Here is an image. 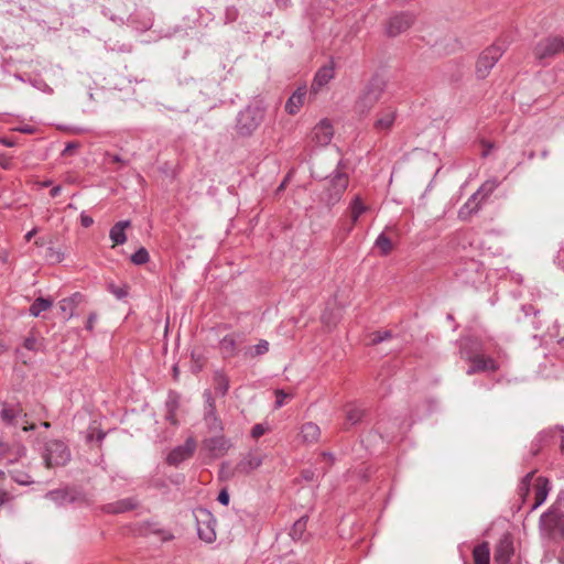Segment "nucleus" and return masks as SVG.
Segmentation results:
<instances>
[{"instance_id": "obj_1", "label": "nucleus", "mask_w": 564, "mask_h": 564, "mask_svg": "<svg viewBox=\"0 0 564 564\" xmlns=\"http://www.w3.org/2000/svg\"><path fill=\"white\" fill-rule=\"evenodd\" d=\"M499 186L497 178L487 180L474 193L467 202L459 208L458 218L460 220H468L474 214H476L487 198L496 191Z\"/></svg>"}, {"instance_id": "obj_2", "label": "nucleus", "mask_w": 564, "mask_h": 564, "mask_svg": "<svg viewBox=\"0 0 564 564\" xmlns=\"http://www.w3.org/2000/svg\"><path fill=\"white\" fill-rule=\"evenodd\" d=\"M45 498L53 501L57 507H64L66 505L84 506L90 503L87 494L76 486H65L50 490L45 494Z\"/></svg>"}, {"instance_id": "obj_3", "label": "nucleus", "mask_w": 564, "mask_h": 564, "mask_svg": "<svg viewBox=\"0 0 564 564\" xmlns=\"http://www.w3.org/2000/svg\"><path fill=\"white\" fill-rule=\"evenodd\" d=\"M384 89L386 82L380 77H373L356 100L355 110L360 115L368 113L380 100Z\"/></svg>"}, {"instance_id": "obj_4", "label": "nucleus", "mask_w": 564, "mask_h": 564, "mask_svg": "<svg viewBox=\"0 0 564 564\" xmlns=\"http://www.w3.org/2000/svg\"><path fill=\"white\" fill-rule=\"evenodd\" d=\"M341 167L343 162L339 161L337 164V171L329 178L328 186L321 196L322 203L328 208H332L340 202L348 186V176L346 173L339 171Z\"/></svg>"}, {"instance_id": "obj_5", "label": "nucleus", "mask_w": 564, "mask_h": 564, "mask_svg": "<svg viewBox=\"0 0 564 564\" xmlns=\"http://www.w3.org/2000/svg\"><path fill=\"white\" fill-rule=\"evenodd\" d=\"M263 119V108L259 106H248L237 116L236 131L241 137H249L258 129Z\"/></svg>"}, {"instance_id": "obj_6", "label": "nucleus", "mask_w": 564, "mask_h": 564, "mask_svg": "<svg viewBox=\"0 0 564 564\" xmlns=\"http://www.w3.org/2000/svg\"><path fill=\"white\" fill-rule=\"evenodd\" d=\"M468 344L476 345V343L471 340H467L460 347L462 358L469 361L471 366L467 369L466 373L468 376L475 375L477 372L484 371H497L498 365L491 357H486L485 355L474 352L467 346Z\"/></svg>"}, {"instance_id": "obj_7", "label": "nucleus", "mask_w": 564, "mask_h": 564, "mask_svg": "<svg viewBox=\"0 0 564 564\" xmlns=\"http://www.w3.org/2000/svg\"><path fill=\"white\" fill-rule=\"evenodd\" d=\"M42 457L48 468L64 466L70 460V451L63 441L51 440L44 444Z\"/></svg>"}, {"instance_id": "obj_8", "label": "nucleus", "mask_w": 564, "mask_h": 564, "mask_svg": "<svg viewBox=\"0 0 564 564\" xmlns=\"http://www.w3.org/2000/svg\"><path fill=\"white\" fill-rule=\"evenodd\" d=\"M505 47L501 44L495 43L484 50L478 57L476 64V75L478 78H485L488 76L491 68L503 55Z\"/></svg>"}, {"instance_id": "obj_9", "label": "nucleus", "mask_w": 564, "mask_h": 564, "mask_svg": "<svg viewBox=\"0 0 564 564\" xmlns=\"http://www.w3.org/2000/svg\"><path fill=\"white\" fill-rule=\"evenodd\" d=\"M0 419L7 426H18L22 423V430L24 432L35 430V424L29 423L28 413L24 412L19 404H4L0 411Z\"/></svg>"}, {"instance_id": "obj_10", "label": "nucleus", "mask_w": 564, "mask_h": 564, "mask_svg": "<svg viewBox=\"0 0 564 564\" xmlns=\"http://www.w3.org/2000/svg\"><path fill=\"white\" fill-rule=\"evenodd\" d=\"M540 524L552 538H564V512L550 510L540 518Z\"/></svg>"}, {"instance_id": "obj_11", "label": "nucleus", "mask_w": 564, "mask_h": 564, "mask_svg": "<svg viewBox=\"0 0 564 564\" xmlns=\"http://www.w3.org/2000/svg\"><path fill=\"white\" fill-rule=\"evenodd\" d=\"M562 52H564V39L561 36L546 37L534 47V55L540 59L553 57Z\"/></svg>"}, {"instance_id": "obj_12", "label": "nucleus", "mask_w": 564, "mask_h": 564, "mask_svg": "<svg viewBox=\"0 0 564 564\" xmlns=\"http://www.w3.org/2000/svg\"><path fill=\"white\" fill-rule=\"evenodd\" d=\"M205 398V414L204 421L209 432L220 433L224 430V425L216 412L215 399L209 390L204 392Z\"/></svg>"}, {"instance_id": "obj_13", "label": "nucleus", "mask_w": 564, "mask_h": 564, "mask_svg": "<svg viewBox=\"0 0 564 564\" xmlns=\"http://www.w3.org/2000/svg\"><path fill=\"white\" fill-rule=\"evenodd\" d=\"M196 447V441L193 437H188L183 445L174 447L169 453L166 463L171 466H178L194 455Z\"/></svg>"}, {"instance_id": "obj_14", "label": "nucleus", "mask_w": 564, "mask_h": 564, "mask_svg": "<svg viewBox=\"0 0 564 564\" xmlns=\"http://www.w3.org/2000/svg\"><path fill=\"white\" fill-rule=\"evenodd\" d=\"M415 17L409 12H402L395 15H392L387 23V34L389 36H397L408 29L414 23Z\"/></svg>"}, {"instance_id": "obj_15", "label": "nucleus", "mask_w": 564, "mask_h": 564, "mask_svg": "<svg viewBox=\"0 0 564 564\" xmlns=\"http://www.w3.org/2000/svg\"><path fill=\"white\" fill-rule=\"evenodd\" d=\"M26 454L23 444L17 442L9 444L0 438V459L7 464L18 463Z\"/></svg>"}, {"instance_id": "obj_16", "label": "nucleus", "mask_w": 564, "mask_h": 564, "mask_svg": "<svg viewBox=\"0 0 564 564\" xmlns=\"http://www.w3.org/2000/svg\"><path fill=\"white\" fill-rule=\"evenodd\" d=\"M513 541L509 534H503L495 547L494 558L498 564H508L513 555Z\"/></svg>"}, {"instance_id": "obj_17", "label": "nucleus", "mask_w": 564, "mask_h": 564, "mask_svg": "<svg viewBox=\"0 0 564 564\" xmlns=\"http://www.w3.org/2000/svg\"><path fill=\"white\" fill-rule=\"evenodd\" d=\"M368 210L359 195H356L348 206L349 224L343 226L345 236L351 232L354 226L357 224L359 217Z\"/></svg>"}, {"instance_id": "obj_18", "label": "nucleus", "mask_w": 564, "mask_h": 564, "mask_svg": "<svg viewBox=\"0 0 564 564\" xmlns=\"http://www.w3.org/2000/svg\"><path fill=\"white\" fill-rule=\"evenodd\" d=\"M204 448L213 457L224 456L231 447V442L224 435H217L214 437L206 438L203 442Z\"/></svg>"}, {"instance_id": "obj_19", "label": "nucleus", "mask_w": 564, "mask_h": 564, "mask_svg": "<svg viewBox=\"0 0 564 564\" xmlns=\"http://www.w3.org/2000/svg\"><path fill=\"white\" fill-rule=\"evenodd\" d=\"M262 456L254 453L249 452L236 465L234 473L238 475H248L254 469L259 468L262 464Z\"/></svg>"}, {"instance_id": "obj_20", "label": "nucleus", "mask_w": 564, "mask_h": 564, "mask_svg": "<svg viewBox=\"0 0 564 564\" xmlns=\"http://www.w3.org/2000/svg\"><path fill=\"white\" fill-rule=\"evenodd\" d=\"M333 135V127L327 119L319 121L313 129V141L321 147L327 145Z\"/></svg>"}, {"instance_id": "obj_21", "label": "nucleus", "mask_w": 564, "mask_h": 564, "mask_svg": "<svg viewBox=\"0 0 564 564\" xmlns=\"http://www.w3.org/2000/svg\"><path fill=\"white\" fill-rule=\"evenodd\" d=\"M137 507H138V501L134 498H124V499L117 500L115 502L104 505L101 507V510L105 513L118 514V513H123V512L133 510Z\"/></svg>"}, {"instance_id": "obj_22", "label": "nucleus", "mask_w": 564, "mask_h": 564, "mask_svg": "<svg viewBox=\"0 0 564 564\" xmlns=\"http://www.w3.org/2000/svg\"><path fill=\"white\" fill-rule=\"evenodd\" d=\"M335 72L333 64L322 66L315 74L312 90L317 93L322 87L327 85L334 78Z\"/></svg>"}, {"instance_id": "obj_23", "label": "nucleus", "mask_w": 564, "mask_h": 564, "mask_svg": "<svg viewBox=\"0 0 564 564\" xmlns=\"http://www.w3.org/2000/svg\"><path fill=\"white\" fill-rule=\"evenodd\" d=\"M239 335L228 334L219 341V349L225 358H232L238 354Z\"/></svg>"}, {"instance_id": "obj_24", "label": "nucleus", "mask_w": 564, "mask_h": 564, "mask_svg": "<svg viewBox=\"0 0 564 564\" xmlns=\"http://www.w3.org/2000/svg\"><path fill=\"white\" fill-rule=\"evenodd\" d=\"M140 533L143 535H156L162 542H167L174 539V535L170 530L160 528L158 523L154 522H144L141 525Z\"/></svg>"}, {"instance_id": "obj_25", "label": "nucleus", "mask_w": 564, "mask_h": 564, "mask_svg": "<svg viewBox=\"0 0 564 564\" xmlns=\"http://www.w3.org/2000/svg\"><path fill=\"white\" fill-rule=\"evenodd\" d=\"M305 96H306V87L305 86L299 87L286 100L285 111L289 115H296L304 104Z\"/></svg>"}, {"instance_id": "obj_26", "label": "nucleus", "mask_w": 564, "mask_h": 564, "mask_svg": "<svg viewBox=\"0 0 564 564\" xmlns=\"http://www.w3.org/2000/svg\"><path fill=\"white\" fill-rule=\"evenodd\" d=\"M130 226V220H120L110 228L109 238L113 242V246H121L127 241L126 229Z\"/></svg>"}, {"instance_id": "obj_27", "label": "nucleus", "mask_w": 564, "mask_h": 564, "mask_svg": "<svg viewBox=\"0 0 564 564\" xmlns=\"http://www.w3.org/2000/svg\"><path fill=\"white\" fill-rule=\"evenodd\" d=\"M549 491H550L549 480L544 477H539L536 480L534 503L531 508L532 510L540 507L546 500Z\"/></svg>"}, {"instance_id": "obj_28", "label": "nucleus", "mask_w": 564, "mask_h": 564, "mask_svg": "<svg viewBox=\"0 0 564 564\" xmlns=\"http://www.w3.org/2000/svg\"><path fill=\"white\" fill-rule=\"evenodd\" d=\"M395 120V110L393 108H387L380 112L378 119L375 122V128L378 131H387L391 129Z\"/></svg>"}, {"instance_id": "obj_29", "label": "nucleus", "mask_w": 564, "mask_h": 564, "mask_svg": "<svg viewBox=\"0 0 564 564\" xmlns=\"http://www.w3.org/2000/svg\"><path fill=\"white\" fill-rule=\"evenodd\" d=\"M321 435L319 426L313 422H307L301 427V436L306 443L317 442Z\"/></svg>"}, {"instance_id": "obj_30", "label": "nucleus", "mask_w": 564, "mask_h": 564, "mask_svg": "<svg viewBox=\"0 0 564 564\" xmlns=\"http://www.w3.org/2000/svg\"><path fill=\"white\" fill-rule=\"evenodd\" d=\"M212 521L207 522H197V534L200 540H203L206 543H212L216 539V532L214 527L210 523Z\"/></svg>"}, {"instance_id": "obj_31", "label": "nucleus", "mask_w": 564, "mask_h": 564, "mask_svg": "<svg viewBox=\"0 0 564 564\" xmlns=\"http://www.w3.org/2000/svg\"><path fill=\"white\" fill-rule=\"evenodd\" d=\"M214 384L216 393L220 395H226L229 390V378L228 376L221 371L217 370L214 373Z\"/></svg>"}, {"instance_id": "obj_32", "label": "nucleus", "mask_w": 564, "mask_h": 564, "mask_svg": "<svg viewBox=\"0 0 564 564\" xmlns=\"http://www.w3.org/2000/svg\"><path fill=\"white\" fill-rule=\"evenodd\" d=\"M82 295L79 293H75L73 296L63 299L59 302V308L65 315V317L70 318L74 314L75 306L79 303Z\"/></svg>"}, {"instance_id": "obj_33", "label": "nucleus", "mask_w": 564, "mask_h": 564, "mask_svg": "<svg viewBox=\"0 0 564 564\" xmlns=\"http://www.w3.org/2000/svg\"><path fill=\"white\" fill-rule=\"evenodd\" d=\"M473 556L475 564H490L489 546L486 542L478 544L474 547Z\"/></svg>"}, {"instance_id": "obj_34", "label": "nucleus", "mask_w": 564, "mask_h": 564, "mask_svg": "<svg viewBox=\"0 0 564 564\" xmlns=\"http://www.w3.org/2000/svg\"><path fill=\"white\" fill-rule=\"evenodd\" d=\"M53 305V301L45 297H37L35 301L31 304L29 312L30 315L33 317L40 316V314L44 311H47Z\"/></svg>"}, {"instance_id": "obj_35", "label": "nucleus", "mask_w": 564, "mask_h": 564, "mask_svg": "<svg viewBox=\"0 0 564 564\" xmlns=\"http://www.w3.org/2000/svg\"><path fill=\"white\" fill-rule=\"evenodd\" d=\"M480 264L475 260H469L465 263V268L457 273V276L465 283H475L476 279L473 276H468L465 272H470L478 274Z\"/></svg>"}, {"instance_id": "obj_36", "label": "nucleus", "mask_w": 564, "mask_h": 564, "mask_svg": "<svg viewBox=\"0 0 564 564\" xmlns=\"http://www.w3.org/2000/svg\"><path fill=\"white\" fill-rule=\"evenodd\" d=\"M307 521H308V517L303 516L293 523V525L290 530V536L292 538V540L297 541L303 538V535L306 531Z\"/></svg>"}, {"instance_id": "obj_37", "label": "nucleus", "mask_w": 564, "mask_h": 564, "mask_svg": "<svg viewBox=\"0 0 564 564\" xmlns=\"http://www.w3.org/2000/svg\"><path fill=\"white\" fill-rule=\"evenodd\" d=\"M269 351V341L265 339L259 340L254 346L246 348L243 355L248 358H256L262 356Z\"/></svg>"}, {"instance_id": "obj_38", "label": "nucleus", "mask_w": 564, "mask_h": 564, "mask_svg": "<svg viewBox=\"0 0 564 564\" xmlns=\"http://www.w3.org/2000/svg\"><path fill=\"white\" fill-rule=\"evenodd\" d=\"M376 247L380 249L383 256H387L392 250L391 239L383 232H381L375 242Z\"/></svg>"}, {"instance_id": "obj_39", "label": "nucleus", "mask_w": 564, "mask_h": 564, "mask_svg": "<svg viewBox=\"0 0 564 564\" xmlns=\"http://www.w3.org/2000/svg\"><path fill=\"white\" fill-rule=\"evenodd\" d=\"M130 260L135 265H142L149 262L150 256L148 250L144 247H141L133 254H131Z\"/></svg>"}, {"instance_id": "obj_40", "label": "nucleus", "mask_w": 564, "mask_h": 564, "mask_svg": "<svg viewBox=\"0 0 564 564\" xmlns=\"http://www.w3.org/2000/svg\"><path fill=\"white\" fill-rule=\"evenodd\" d=\"M362 416H364V411L357 406H351L346 412V421L350 425H355L358 422H360Z\"/></svg>"}, {"instance_id": "obj_41", "label": "nucleus", "mask_w": 564, "mask_h": 564, "mask_svg": "<svg viewBox=\"0 0 564 564\" xmlns=\"http://www.w3.org/2000/svg\"><path fill=\"white\" fill-rule=\"evenodd\" d=\"M10 475L11 478L19 485L26 486L33 482L31 476L23 470H11Z\"/></svg>"}, {"instance_id": "obj_42", "label": "nucleus", "mask_w": 564, "mask_h": 564, "mask_svg": "<svg viewBox=\"0 0 564 564\" xmlns=\"http://www.w3.org/2000/svg\"><path fill=\"white\" fill-rule=\"evenodd\" d=\"M180 408V395L174 391H170L165 401V410L169 412L177 411Z\"/></svg>"}, {"instance_id": "obj_43", "label": "nucleus", "mask_w": 564, "mask_h": 564, "mask_svg": "<svg viewBox=\"0 0 564 564\" xmlns=\"http://www.w3.org/2000/svg\"><path fill=\"white\" fill-rule=\"evenodd\" d=\"M392 334L390 330L384 332H375L371 334V345H378L389 338H391Z\"/></svg>"}, {"instance_id": "obj_44", "label": "nucleus", "mask_w": 564, "mask_h": 564, "mask_svg": "<svg viewBox=\"0 0 564 564\" xmlns=\"http://www.w3.org/2000/svg\"><path fill=\"white\" fill-rule=\"evenodd\" d=\"M534 471L528 473L520 482L519 490L521 494L527 495L530 489L531 480L533 478Z\"/></svg>"}, {"instance_id": "obj_45", "label": "nucleus", "mask_w": 564, "mask_h": 564, "mask_svg": "<svg viewBox=\"0 0 564 564\" xmlns=\"http://www.w3.org/2000/svg\"><path fill=\"white\" fill-rule=\"evenodd\" d=\"M23 347L28 350L35 351L37 349V340L34 336H29L23 341Z\"/></svg>"}, {"instance_id": "obj_46", "label": "nucleus", "mask_w": 564, "mask_h": 564, "mask_svg": "<svg viewBox=\"0 0 564 564\" xmlns=\"http://www.w3.org/2000/svg\"><path fill=\"white\" fill-rule=\"evenodd\" d=\"M267 431V427L262 424H256L252 426L251 429V436L253 438H259L260 436H262Z\"/></svg>"}, {"instance_id": "obj_47", "label": "nucleus", "mask_w": 564, "mask_h": 564, "mask_svg": "<svg viewBox=\"0 0 564 564\" xmlns=\"http://www.w3.org/2000/svg\"><path fill=\"white\" fill-rule=\"evenodd\" d=\"M238 17V10L235 7H229L226 9L225 18L226 22H232Z\"/></svg>"}, {"instance_id": "obj_48", "label": "nucleus", "mask_w": 564, "mask_h": 564, "mask_svg": "<svg viewBox=\"0 0 564 564\" xmlns=\"http://www.w3.org/2000/svg\"><path fill=\"white\" fill-rule=\"evenodd\" d=\"M275 395V408H281L284 404V400L288 397V394L283 390H276Z\"/></svg>"}, {"instance_id": "obj_49", "label": "nucleus", "mask_w": 564, "mask_h": 564, "mask_svg": "<svg viewBox=\"0 0 564 564\" xmlns=\"http://www.w3.org/2000/svg\"><path fill=\"white\" fill-rule=\"evenodd\" d=\"M93 224H94V219H93L89 215H87V214H85V213H82V214H80V225H82L83 227L88 228V227H90Z\"/></svg>"}, {"instance_id": "obj_50", "label": "nucleus", "mask_w": 564, "mask_h": 564, "mask_svg": "<svg viewBox=\"0 0 564 564\" xmlns=\"http://www.w3.org/2000/svg\"><path fill=\"white\" fill-rule=\"evenodd\" d=\"M217 500L224 505V506H228L229 503V494L226 489H223L219 495H218V498Z\"/></svg>"}, {"instance_id": "obj_51", "label": "nucleus", "mask_w": 564, "mask_h": 564, "mask_svg": "<svg viewBox=\"0 0 564 564\" xmlns=\"http://www.w3.org/2000/svg\"><path fill=\"white\" fill-rule=\"evenodd\" d=\"M96 319H97V314L96 313H90L88 315L87 323H86V329L87 330H93L94 329Z\"/></svg>"}, {"instance_id": "obj_52", "label": "nucleus", "mask_w": 564, "mask_h": 564, "mask_svg": "<svg viewBox=\"0 0 564 564\" xmlns=\"http://www.w3.org/2000/svg\"><path fill=\"white\" fill-rule=\"evenodd\" d=\"M176 413H177V411H173V412L166 411V413H165V420L174 426H176L178 424L177 419H176Z\"/></svg>"}, {"instance_id": "obj_53", "label": "nucleus", "mask_w": 564, "mask_h": 564, "mask_svg": "<svg viewBox=\"0 0 564 564\" xmlns=\"http://www.w3.org/2000/svg\"><path fill=\"white\" fill-rule=\"evenodd\" d=\"M15 131L25 133V134H32L35 132V128L32 126H21L14 129Z\"/></svg>"}, {"instance_id": "obj_54", "label": "nucleus", "mask_w": 564, "mask_h": 564, "mask_svg": "<svg viewBox=\"0 0 564 564\" xmlns=\"http://www.w3.org/2000/svg\"><path fill=\"white\" fill-rule=\"evenodd\" d=\"M110 160L111 162L113 163H121V164H124L127 165L128 164V161L123 160L120 155L118 154H110V153H107L106 154Z\"/></svg>"}, {"instance_id": "obj_55", "label": "nucleus", "mask_w": 564, "mask_h": 564, "mask_svg": "<svg viewBox=\"0 0 564 564\" xmlns=\"http://www.w3.org/2000/svg\"><path fill=\"white\" fill-rule=\"evenodd\" d=\"M77 148H78V143L69 142V143L66 144V147L63 150L62 154L63 155H67V154L72 153L74 150H76Z\"/></svg>"}, {"instance_id": "obj_56", "label": "nucleus", "mask_w": 564, "mask_h": 564, "mask_svg": "<svg viewBox=\"0 0 564 564\" xmlns=\"http://www.w3.org/2000/svg\"><path fill=\"white\" fill-rule=\"evenodd\" d=\"M541 449V440H534L532 442V445H531V453H532V456H535L538 455V453L540 452Z\"/></svg>"}, {"instance_id": "obj_57", "label": "nucleus", "mask_w": 564, "mask_h": 564, "mask_svg": "<svg viewBox=\"0 0 564 564\" xmlns=\"http://www.w3.org/2000/svg\"><path fill=\"white\" fill-rule=\"evenodd\" d=\"M0 166L9 170L11 167V160L10 158L0 156Z\"/></svg>"}, {"instance_id": "obj_58", "label": "nucleus", "mask_w": 564, "mask_h": 564, "mask_svg": "<svg viewBox=\"0 0 564 564\" xmlns=\"http://www.w3.org/2000/svg\"><path fill=\"white\" fill-rule=\"evenodd\" d=\"M0 144H3L6 147H14L15 142L9 138L0 137Z\"/></svg>"}, {"instance_id": "obj_59", "label": "nucleus", "mask_w": 564, "mask_h": 564, "mask_svg": "<svg viewBox=\"0 0 564 564\" xmlns=\"http://www.w3.org/2000/svg\"><path fill=\"white\" fill-rule=\"evenodd\" d=\"M61 192H62V186L56 185L51 189L50 195H51V197H56L61 194Z\"/></svg>"}, {"instance_id": "obj_60", "label": "nucleus", "mask_w": 564, "mask_h": 564, "mask_svg": "<svg viewBox=\"0 0 564 564\" xmlns=\"http://www.w3.org/2000/svg\"><path fill=\"white\" fill-rule=\"evenodd\" d=\"M274 2L280 8H286L290 4L291 0H274Z\"/></svg>"}, {"instance_id": "obj_61", "label": "nucleus", "mask_w": 564, "mask_h": 564, "mask_svg": "<svg viewBox=\"0 0 564 564\" xmlns=\"http://www.w3.org/2000/svg\"><path fill=\"white\" fill-rule=\"evenodd\" d=\"M522 311L524 312L525 315H529L534 312V308L532 305H523Z\"/></svg>"}, {"instance_id": "obj_62", "label": "nucleus", "mask_w": 564, "mask_h": 564, "mask_svg": "<svg viewBox=\"0 0 564 564\" xmlns=\"http://www.w3.org/2000/svg\"><path fill=\"white\" fill-rule=\"evenodd\" d=\"M113 294L118 297V299H122L127 295V292L123 291V290H115L113 291Z\"/></svg>"}, {"instance_id": "obj_63", "label": "nucleus", "mask_w": 564, "mask_h": 564, "mask_svg": "<svg viewBox=\"0 0 564 564\" xmlns=\"http://www.w3.org/2000/svg\"><path fill=\"white\" fill-rule=\"evenodd\" d=\"M106 436V433L104 431H98L97 435H96V440L98 442H102V440L105 438Z\"/></svg>"}, {"instance_id": "obj_64", "label": "nucleus", "mask_w": 564, "mask_h": 564, "mask_svg": "<svg viewBox=\"0 0 564 564\" xmlns=\"http://www.w3.org/2000/svg\"><path fill=\"white\" fill-rule=\"evenodd\" d=\"M560 447H561V452H562V454L564 455V435L561 437V444H560Z\"/></svg>"}]
</instances>
